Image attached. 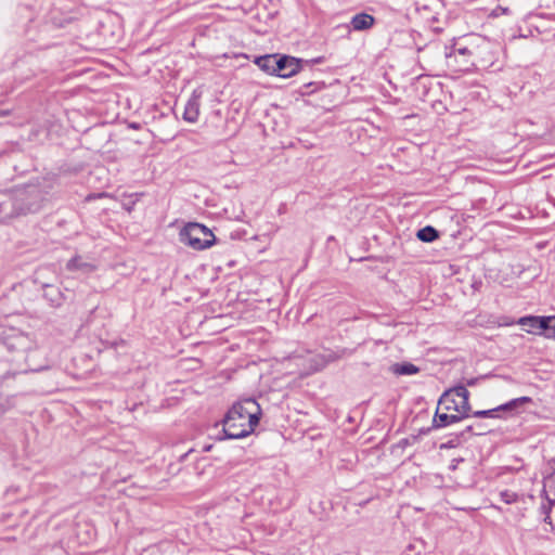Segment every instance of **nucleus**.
<instances>
[{
  "instance_id": "nucleus-30",
  "label": "nucleus",
  "mask_w": 555,
  "mask_h": 555,
  "mask_svg": "<svg viewBox=\"0 0 555 555\" xmlns=\"http://www.w3.org/2000/svg\"><path fill=\"white\" fill-rule=\"evenodd\" d=\"M322 360L318 359V354L311 358V364L315 371H321L324 369L327 364H322Z\"/></svg>"
},
{
  "instance_id": "nucleus-16",
  "label": "nucleus",
  "mask_w": 555,
  "mask_h": 555,
  "mask_svg": "<svg viewBox=\"0 0 555 555\" xmlns=\"http://www.w3.org/2000/svg\"><path fill=\"white\" fill-rule=\"evenodd\" d=\"M326 87L324 81H308L304 82L297 93L301 96H309L314 94L315 92L323 90Z\"/></svg>"
},
{
  "instance_id": "nucleus-28",
  "label": "nucleus",
  "mask_w": 555,
  "mask_h": 555,
  "mask_svg": "<svg viewBox=\"0 0 555 555\" xmlns=\"http://www.w3.org/2000/svg\"><path fill=\"white\" fill-rule=\"evenodd\" d=\"M473 425H475L476 436H481L489 431L487 425L481 422H476Z\"/></svg>"
},
{
  "instance_id": "nucleus-5",
  "label": "nucleus",
  "mask_w": 555,
  "mask_h": 555,
  "mask_svg": "<svg viewBox=\"0 0 555 555\" xmlns=\"http://www.w3.org/2000/svg\"><path fill=\"white\" fill-rule=\"evenodd\" d=\"M275 69V76L281 78L295 76L298 73H302V59L279 54Z\"/></svg>"
},
{
  "instance_id": "nucleus-7",
  "label": "nucleus",
  "mask_w": 555,
  "mask_h": 555,
  "mask_svg": "<svg viewBox=\"0 0 555 555\" xmlns=\"http://www.w3.org/2000/svg\"><path fill=\"white\" fill-rule=\"evenodd\" d=\"M238 422L237 418H228V414H225L222 430L225 439H241L248 436V431L245 430V423Z\"/></svg>"
},
{
  "instance_id": "nucleus-23",
  "label": "nucleus",
  "mask_w": 555,
  "mask_h": 555,
  "mask_svg": "<svg viewBox=\"0 0 555 555\" xmlns=\"http://www.w3.org/2000/svg\"><path fill=\"white\" fill-rule=\"evenodd\" d=\"M241 403L243 404L244 406V413L245 414H250V413H256V411H261V408L260 405L258 404V402L253 399V398H247V399H244L243 401H241Z\"/></svg>"
},
{
  "instance_id": "nucleus-10",
  "label": "nucleus",
  "mask_w": 555,
  "mask_h": 555,
  "mask_svg": "<svg viewBox=\"0 0 555 555\" xmlns=\"http://www.w3.org/2000/svg\"><path fill=\"white\" fill-rule=\"evenodd\" d=\"M353 349L338 347L336 349H325L323 352L318 353V359L322 360V364H330L350 357L353 353Z\"/></svg>"
},
{
  "instance_id": "nucleus-24",
  "label": "nucleus",
  "mask_w": 555,
  "mask_h": 555,
  "mask_svg": "<svg viewBox=\"0 0 555 555\" xmlns=\"http://www.w3.org/2000/svg\"><path fill=\"white\" fill-rule=\"evenodd\" d=\"M555 505V500H548L546 503H542L540 506V513L544 516V522L551 524V512Z\"/></svg>"
},
{
  "instance_id": "nucleus-25",
  "label": "nucleus",
  "mask_w": 555,
  "mask_h": 555,
  "mask_svg": "<svg viewBox=\"0 0 555 555\" xmlns=\"http://www.w3.org/2000/svg\"><path fill=\"white\" fill-rule=\"evenodd\" d=\"M501 500L506 504H513L518 502L519 495L511 490H503L500 492Z\"/></svg>"
},
{
  "instance_id": "nucleus-34",
  "label": "nucleus",
  "mask_w": 555,
  "mask_h": 555,
  "mask_svg": "<svg viewBox=\"0 0 555 555\" xmlns=\"http://www.w3.org/2000/svg\"><path fill=\"white\" fill-rule=\"evenodd\" d=\"M541 498H544L546 500V502H548V500H551L545 488H543L541 491Z\"/></svg>"
},
{
  "instance_id": "nucleus-35",
  "label": "nucleus",
  "mask_w": 555,
  "mask_h": 555,
  "mask_svg": "<svg viewBox=\"0 0 555 555\" xmlns=\"http://www.w3.org/2000/svg\"><path fill=\"white\" fill-rule=\"evenodd\" d=\"M9 114L8 111H0V116H7Z\"/></svg>"
},
{
  "instance_id": "nucleus-22",
  "label": "nucleus",
  "mask_w": 555,
  "mask_h": 555,
  "mask_svg": "<svg viewBox=\"0 0 555 555\" xmlns=\"http://www.w3.org/2000/svg\"><path fill=\"white\" fill-rule=\"evenodd\" d=\"M464 442L465 441L463 440L462 437H460L459 431L452 433V434H450V439L448 441L441 443L440 449H453V448L461 446Z\"/></svg>"
},
{
  "instance_id": "nucleus-21",
  "label": "nucleus",
  "mask_w": 555,
  "mask_h": 555,
  "mask_svg": "<svg viewBox=\"0 0 555 555\" xmlns=\"http://www.w3.org/2000/svg\"><path fill=\"white\" fill-rule=\"evenodd\" d=\"M260 417H261V411H256V413H250V414H247L246 416V422L247 424H245V430L248 431V435H250L255 427L259 424V421H260Z\"/></svg>"
},
{
  "instance_id": "nucleus-14",
  "label": "nucleus",
  "mask_w": 555,
  "mask_h": 555,
  "mask_svg": "<svg viewBox=\"0 0 555 555\" xmlns=\"http://www.w3.org/2000/svg\"><path fill=\"white\" fill-rule=\"evenodd\" d=\"M375 23V17L367 13H358L351 18V26L353 30H367L373 27Z\"/></svg>"
},
{
  "instance_id": "nucleus-13",
  "label": "nucleus",
  "mask_w": 555,
  "mask_h": 555,
  "mask_svg": "<svg viewBox=\"0 0 555 555\" xmlns=\"http://www.w3.org/2000/svg\"><path fill=\"white\" fill-rule=\"evenodd\" d=\"M278 57L279 54H266L257 56L254 62L262 72L269 75H275Z\"/></svg>"
},
{
  "instance_id": "nucleus-4",
  "label": "nucleus",
  "mask_w": 555,
  "mask_h": 555,
  "mask_svg": "<svg viewBox=\"0 0 555 555\" xmlns=\"http://www.w3.org/2000/svg\"><path fill=\"white\" fill-rule=\"evenodd\" d=\"M554 319L555 315H525L519 318L516 323L522 326H529V328L527 330L528 333H533L534 330H541L540 334L543 335L545 338H548Z\"/></svg>"
},
{
  "instance_id": "nucleus-8",
  "label": "nucleus",
  "mask_w": 555,
  "mask_h": 555,
  "mask_svg": "<svg viewBox=\"0 0 555 555\" xmlns=\"http://www.w3.org/2000/svg\"><path fill=\"white\" fill-rule=\"evenodd\" d=\"M467 414H462L455 412V414H448L447 412H440V410H436V413L433 418L431 428L438 429L442 427H447L451 424L459 423L465 418H468Z\"/></svg>"
},
{
  "instance_id": "nucleus-32",
  "label": "nucleus",
  "mask_w": 555,
  "mask_h": 555,
  "mask_svg": "<svg viewBox=\"0 0 555 555\" xmlns=\"http://www.w3.org/2000/svg\"><path fill=\"white\" fill-rule=\"evenodd\" d=\"M478 380H479V377L468 378V379H466V384L464 386L473 387V386L477 385Z\"/></svg>"
},
{
  "instance_id": "nucleus-15",
  "label": "nucleus",
  "mask_w": 555,
  "mask_h": 555,
  "mask_svg": "<svg viewBox=\"0 0 555 555\" xmlns=\"http://www.w3.org/2000/svg\"><path fill=\"white\" fill-rule=\"evenodd\" d=\"M14 217H18L15 195L5 196L2 201H0V218L10 219Z\"/></svg>"
},
{
  "instance_id": "nucleus-11",
  "label": "nucleus",
  "mask_w": 555,
  "mask_h": 555,
  "mask_svg": "<svg viewBox=\"0 0 555 555\" xmlns=\"http://www.w3.org/2000/svg\"><path fill=\"white\" fill-rule=\"evenodd\" d=\"M43 297L52 307H60L68 299L67 294L63 293L57 286L51 284L43 285Z\"/></svg>"
},
{
  "instance_id": "nucleus-17",
  "label": "nucleus",
  "mask_w": 555,
  "mask_h": 555,
  "mask_svg": "<svg viewBox=\"0 0 555 555\" xmlns=\"http://www.w3.org/2000/svg\"><path fill=\"white\" fill-rule=\"evenodd\" d=\"M416 237L424 243H433L439 238V231L433 225H426L416 232Z\"/></svg>"
},
{
  "instance_id": "nucleus-19",
  "label": "nucleus",
  "mask_w": 555,
  "mask_h": 555,
  "mask_svg": "<svg viewBox=\"0 0 555 555\" xmlns=\"http://www.w3.org/2000/svg\"><path fill=\"white\" fill-rule=\"evenodd\" d=\"M244 410L245 409L241 402L234 403L227 413L228 418H237V421L245 423L247 414L244 413Z\"/></svg>"
},
{
  "instance_id": "nucleus-20",
  "label": "nucleus",
  "mask_w": 555,
  "mask_h": 555,
  "mask_svg": "<svg viewBox=\"0 0 555 555\" xmlns=\"http://www.w3.org/2000/svg\"><path fill=\"white\" fill-rule=\"evenodd\" d=\"M470 416L477 417V418H486V417L503 418V415L499 414L498 406H495L493 409H489V410H479V411H474V412L472 411Z\"/></svg>"
},
{
  "instance_id": "nucleus-29",
  "label": "nucleus",
  "mask_w": 555,
  "mask_h": 555,
  "mask_svg": "<svg viewBox=\"0 0 555 555\" xmlns=\"http://www.w3.org/2000/svg\"><path fill=\"white\" fill-rule=\"evenodd\" d=\"M83 264L80 263V258H72L68 262H67V269L68 270H76V269H79L81 268Z\"/></svg>"
},
{
  "instance_id": "nucleus-31",
  "label": "nucleus",
  "mask_w": 555,
  "mask_h": 555,
  "mask_svg": "<svg viewBox=\"0 0 555 555\" xmlns=\"http://www.w3.org/2000/svg\"><path fill=\"white\" fill-rule=\"evenodd\" d=\"M56 181V176L52 175L51 177H44L43 182L47 184V186H52V184Z\"/></svg>"
},
{
  "instance_id": "nucleus-27",
  "label": "nucleus",
  "mask_w": 555,
  "mask_h": 555,
  "mask_svg": "<svg viewBox=\"0 0 555 555\" xmlns=\"http://www.w3.org/2000/svg\"><path fill=\"white\" fill-rule=\"evenodd\" d=\"M459 434L466 442L470 437L476 436L475 425H466L463 429L459 430Z\"/></svg>"
},
{
  "instance_id": "nucleus-36",
  "label": "nucleus",
  "mask_w": 555,
  "mask_h": 555,
  "mask_svg": "<svg viewBox=\"0 0 555 555\" xmlns=\"http://www.w3.org/2000/svg\"><path fill=\"white\" fill-rule=\"evenodd\" d=\"M211 449V444L204 447V451H209Z\"/></svg>"
},
{
  "instance_id": "nucleus-26",
  "label": "nucleus",
  "mask_w": 555,
  "mask_h": 555,
  "mask_svg": "<svg viewBox=\"0 0 555 555\" xmlns=\"http://www.w3.org/2000/svg\"><path fill=\"white\" fill-rule=\"evenodd\" d=\"M325 61H326V57L324 55H321V56H318V57H314V59H310V60L302 59V72H305L306 68L312 69L313 65L322 64Z\"/></svg>"
},
{
  "instance_id": "nucleus-9",
  "label": "nucleus",
  "mask_w": 555,
  "mask_h": 555,
  "mask_svg": "<svg viewBox=\"0 0 555 555\" xmlns=\"http://www.w3.org/2000/svg\"><path fill=\"white\" fill-rule=\"evenodd\" d=\"M201 95V91L194 90L191 98L188 100L182 116L185 121L195 122L198 119Z\"/></svg>"
},
{
  "instance_id": "nucleus-12",
  "label": "nucleus",
  "mask_w": 555,
  "mask_h": 555,
  "mask_svg": "<svg viewBox=\"0 0 555 555\" xmlns=\"http://www.w3.org/2000/svg\"><path fill=\"white\" fill-rule=\"evenodd\" d=\"M532 403V398L524 396L519 398L512 399L503 404L498 405L499 414L505 413L508 415H515L518 414L520 409L525 404Z\"/></svg>"
},
{
  "instance_id": "nucleus-3",
  "label": "nucleus",
  "mask_w": 555,
  "mask_h": 555,
  "mask_svg": "<svg viewBox=\"0 0 555 555\" xmlns=\"http://www.w3.org/2000/svg\"><path fill=\"white\" fill-rule=\"evenodd\" d=\"M180 241L195 250L209 248L216 242L214 233L204 224L189 222L179 233Z\"/></svg>"
},
{
  "instance_id": "nucleus-18",
  "label": "nucleus",
  "mask_w": 555,
  "mask_h": 555,
  "mask_svg": "<svg viewBox=\"0 0 555 555\" xmlns=\"http://www.w3.org/2000/svg\"><path fill=\"white\" fill-rule=\"evenodd\" d=\"M391 372L396 375H414L420 372V367L410 362L395 363Z\"/></svg>"
},
{
  "instance_id": "nucleus-2",
  "label": "nucleus",
  "mask_w": 555,
  "mask_h": 555,
  "mask_svg": "<svg viewBox=\"0 0 555 555\" xmlns=\"http://www.w3.org/2000/svg\"><path fill=\"white\" fill-rule=\"evenodd\" d=\"M438 410L454 411L470 416L469 391L462 384L447 389L439 398Z\"/></svg>"
},
{
  "instance_id": "nucleus-1",
  "label": "nucleus",
  "mask_w": 555,
  "mask_h": 555,
  "mask_svg": "<svg viewBox=\"0 0 555 555\" xmlns=\"http://www.w3.org/2000/svg\"><path fill=\"white\" fill-rule=\"evenodd\" d=\"M14 195L18 217L39 212L48 201V192L39 185H29Z\"/></svg>"
},
{
  "instance_id": "nucleus-33",
  "label": "nucleus",
  "mask_w": 555,
  "mask_h": 555,
  "mask_svg": "<svg viewBox=\"0 0 555 555\" xmlns=\"http://www.w3.org/2000/svg\"><path fill=\"white\" fill-rule=\"evenodd\" d=\"M410 444V439L409 438H403L401 439L399 442H398V446L401 447V448H405L406 446Z\"/></svg>"
},
{
  "instance_id": "nucleus-6",
  "label": "nucleus",
  "mask_w": 555,
  "mask_h": 555,
  "mask_svg": "<svg viewBox=\"0 0 555 555\" xmlns=\"http://www.w3.org/2000/svg\"><path fill=\"white\" fill-rule=\"evenodd\" d=\"M457 55L464 57L463 64L460 67V70L467 69L468 65L472 64L469 62L468 57L470 55H473V50L468 46L463 44V42L461 40L454 39L453 43L450 47H446V57H447L449 64H451L452 60H456Z\"/></svg>"
}]
</instances>
